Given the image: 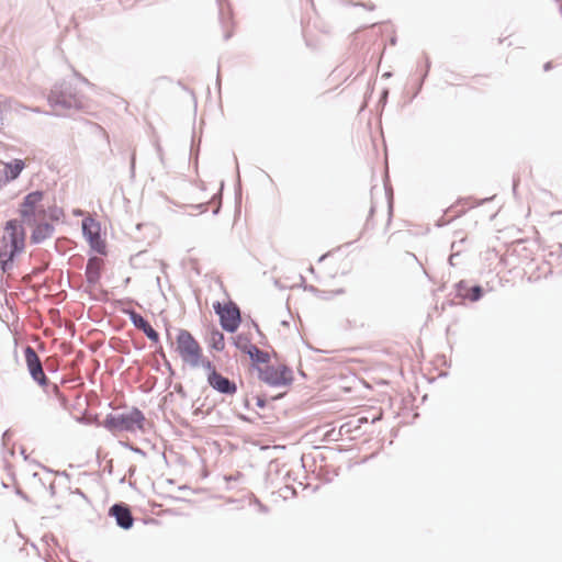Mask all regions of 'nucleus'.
Masks as SVG:
<instances>
[{"label":"nucleus","mask_w":562,"mask_h":562,"mask_svg":"<svg viewBox=\"0 0 562 562\" xmlns=\"http://www.w3.org/2000/svg\"><path fill=\"white\" fill-rule=\"evenodd\" d=\"M176 351L184 363L196 368L203 366V350L199 341L187 329H180L176 336Z\"/></svg>","instance_id":"nucleus-2"},{"label":"nucleus","mask_w":562,"mask_h":562,"mask_svg":"<svg viewBox=\"0 0 562 562\" xmlns=\"http://www.w3.org/2000/svg\"><path fill=\"white\" fill-rule=\"evenodd\" d=\"M2 254H3V248L1 247V249H0V258H1V260L8 258V256H3Z\"/></svg>","instance_id":"nucleus-22"},{"label":"nucleus","mask_w":562,"mask_h":562,"mask_svg":"<svg viewBox=\"0 0 562 562\" xmlns=\"http://www.w3.org/2000/svg\"><path fill=\"white\" fill-rule=\"evenodd\" d=\"M209 345L216 351H223L225 349V337L218 329H212L209 337Z\"/></svg>","instance_id":"nucleus-17"},{"label":"nucleus","mask_w":562,"mask_h":562,"mask_svg":"<svg viewBox=\"0 0 562 562\" xmlns=\"http://www.w3.org/2000/svg\"><path fill=\"white\" fill-rule=\"evenodd\" d=\"M110 514L115 517L117 525L124 529H128L133 525V517L130 509L125 506L114 505L110 509Z\"/></svg>","instance_id":"nucleus-12"},{"label":"nucleus","mask_w":562,"mask_h":562,"mask_svg":"<svg viewBox=\"0 0 562 562\" xmlns=\"http://www.w3.org/2000/svg\"><path fill=\"white\" fill-rule=\"evenodd\" d=\"M133 325L142 330L151 341L157 342L159 340L158 333L149 325V323L135 311L127 312Z\"/></svg>","instance_id":"nucleus-11"},{"label":"nucleus","mask_w":562,"mask_h":562,"mask_svg":"<svg viewBox=\"0 0 562 562\" xmlns=\"http://www.w3.org/2000/svg\"><path fill=\"white\" fill-rule=\"evenodd\" d=\"M3 173L7 181L16 179L22 170L25 168V164L21 159H14L11 162H3Z\"/></svg>","instance_id":"nucleus-14"},{"label":"nucleus","mask_w":562,"mask_h":562,"mask_svg":"<svg viewBox=\"0 0 562 562\" xmlns=\"http://www.w3.org/2000/svg\"><path fill=\"white\" fill-rule=\"evenodd\" d=\"M25 231L18 220H10L3 227V235L1 238V246L3 248V256L8 258L1 260V270L8 271L16 255L22 252L25 247Z\"/></svg>","instance_id":"nucleus-1"},{"label":"nucleus","mask_w":562,"mask_h":562,"mask_svg":"<svg viewBox=\"0 0 562 562\" xmlns=\"http://www.w3.org/2000/svg\"><path fill=\"white\" fill-rule=\"evenodd\" d=\"M259 378L272 386H288L293 381L292 370L284 364H271L260 369Z\"/></svg>","instance_id":"nucleus-4"},{"label":"nucleus","mask_w":562,"mask_h":562,"mask_svg":"<svg viewBox=\"0 0 562 562\" xmlns=\"http://www.w3.org/2000/svg\"><path fill=\"white\" fill-rule=\"evenodd\" d=\"M43 198L44 193L42 191H33L23 199L19 207V214L23 223L32 224L36 221L37 215L44 214Z\"/></svg>","instance_id":"nucleus-5"},{"label":"nucleus","mask_w":562,"mask_h":562,"mask_svg":"<svg viewBox=\"0 0 562 562\" xmlns=\"http://www.w3.org/2000/svg\"><path fill=\"white\" fill-rule=\"evenodd\" d=\"M246 344H250L246 338H244L243 336H237L235 338V345L237 348H239L241 351L245 352V345Z\"/></svg>","instance_id":"nucleus-20"},{"label":"nucleus","mask_w":562,"mask_h":562,"mask_svg":"<svg viewBox=\"0 0 562 562\" xmlns=\"http://www.w3.org/2000/svg\"><path fill=\"white\" fill-rule=\"evenodd\" d=\"M82 232L85 237L87 238L90 247L99 252V254H105V241L101 238L100 232L101 227L100 224L92 217H86L82 221Z\"/></svg>","instance_id":"nucleus-8"},{"label":"nucleus","mask_w":562,"mask_h":562,"mask_svg":"<svg viewBox=\"0 0 562 562\" xmlns=\"http://www.w3.org/2000/svg\"><path fill=\"white\" fill-rule=\"evenodd\" d=\"M49 231V226L48 225H40L36 227V229L33 232L32 234V239L35 241V243H38L41 241L46 233Z\"/></svg>","instance_id":"nucleus-19"},{"label":"nucleus","mask_w":562,"mask_h":562,"mask_svg":"<svg viewBox=\"0 0 562 562\" xmlns=\"http://www.w3.org/2000/svg\"><path fill=\"white\" fill-rule=\"evenodd\" d=\"M560 2V11H561V14H562V0H558Z\"/></svg>","instance_id":"nucleus-23"},{"label":"nucleus","mask_w":562,"mask_h":562,"mask_svg":"<svg viewBox=\"0 0 562 562\" xmlns=\"http://www.w3.org/2000/svg\"><path fill=\"white\" fill-rule=\"evenodd\" d=\"M24 359L27 367V370L32 376V379L43 389L47 390L49 386V380L45 375L42 367V362L35 352V350L27 346L24 349Z\"/></svg>","instance_id":"nucleus-6"},{"label":"nucleus","mask_w":562,"mask_h":562,"mask_svg":"<svg viewBox=\"0 0 562 562\" xmlns=\"http://www.w3.org/2000/svg\"><path fill=\"white\" fill-rule=\"evenodd\" d=\"M458 293L463 299L475 302L482 296V288L480 285L468 286L464 281H461L458 284Z\"/></svg>","instance_id":"nucleus-15"},{"label":"nucleus","mask_w":562,"mask_h":562,"mask_svg":"<svg viewBox=\"0 0 562 562\" xmlns=\"http://www.w3.org/2000/svg\"><path fill=\"white\" fill-rule=\"evenodd\" d=\"M103 268V260L99 257L89 259L86 268V277L88 282L97 283L100 279L101 270Z\"/></svg>","instance_id":"nucleus-13"},{"label":"nucleus","mask_w":562,"mask_h":562,"mask_svg":"<svg viewBox=\"0 0 562 562\" xmlns=\"http://www.w3.org/2000/svg\"><path fill=\"white\" fill-rule=\"evenodd\" d=\"M475 205V201L472 200L471 198L461 199L450 207V211L457 210V214L459 215L461 213H464L467 210L473 209Z\"/></svg>","instance_id":"nucleus-18"},{"label":"nucleus","mask_w":562,"mask_h":562,"mask_svg":"<svg viewBox=\"0 0 562 562\" xmlns=\"http://www.w3.org/2000/svg\"><path fill=\"white\" fill-rule=\"evenodd\" d=\"M324 267L333 268L335 266L338 267L335 273L346 274L351 269V260L347 255L341 254L340 251H331L324 255L319 260Z\"/></svg>","instance_id":"nucleus-9"},{"label":"nucleus","mask_w":562,"mask_h":562,"mask_svg":"<svg viewBox=\"0 0 562 562\" xmlns=\"http://www.w3.org/2000/svg\"><path fill=\"white\" fill-rule=\"evenodd\" d=\"M245 352L250 357L255 363H268L270 356L268 352L260 350L256 345L246 344Z\"/></svg>","instance_id":"nucleus-16"},{"label":"nucleus","mask_w":562,"mask_h":562,"mask_svg":"<svg viewBox=\"0 0 562 562\" xmlns=\"http://www.w3.org/2000/svg\"><path fill=\"white\" fill-rule=\"evenodd\" d=\"M203 367L207 371V382L214 390L227 395H233L236 393V384L217 372L214 364L210 360H205Z\"/></svg>","instance_id":"nucleus-7"},{"label":"nucleus","mask_w":562,"mask_h":562,"mask_svg":"<svg viewBox=\"0 0 562 562\" xmlns=\"http://www.w3.org/2000/svg\"><path fill=\"white\" fill-rule=\"evenodd\" d=\"M144 416L139 411H133L128 414H122L115 418V425L122 430L133 431L142 428Z\"/></svg>","instance_id":"nucleus-10"},{"label":"nucleus","mask_w":562,"mask_h":562,"mask_svg":"<svg viewBox=\"0 0 562 562\" xmlns=\"http://www.w3.org/2000/svg\"><path fill=\"white\" fill-rule=\"evenodd\" d=\"M215 313L220 317L221 326L228 333H235L241 322L240 311L234 302L222 304L216 302L213 304Z\"/></svg>","instance_id":"nucleus-3"},{"label":"nucleus","mask_w":562,"mask_h":562,"mask_svg":"<svg viewBox=\"0 0 562 562\" xmlns=\"http://www.w3.org/2000/svg\"><path fill=\"white\" fill-rule=\"evenodd\" d=\"M46 393H53L56 396H60L59 387L56 384H50L47 390H44Z\"/></svg>","instance_id":"nucleus-21"}]
</instances>
